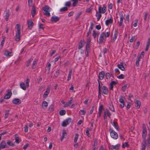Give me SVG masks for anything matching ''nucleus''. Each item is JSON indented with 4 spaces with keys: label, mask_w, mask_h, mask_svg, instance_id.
<instances>
[{
    "label": "nucleus",
    "mask_w": 150,
    "mask_h": 150,
    "mask_svg": "<svg viewBox=\"0 0 150 150\" xmlns=\"http://www.w3.org/2000/svg\"><path fill=\"white\" fill-rule=\"evenodd\" d=\"M36 10L34 6H33L32 7V10L31 11V14L32 16L33 17L35 14Z\"/></svg>",
    "instance_id": "25"
},
{
    "label": "nucleus",
    "mask_w": 150,
    "mask_h": 150,
    "mask_svg": "<svg viewBox=\"0 0 150 150\" xmlns=\"http://www.w3.org/2000/svg\"><path fill=\"white\" fill-rule=\"evenodd\" d=\"M104 39V37L100 34V36L99 39V44H102L103 42Z\"/></svg>",
    "instance_id": "33"
},
{
    "label": "nucleus",
    "mask_w": 150,
    "mask_h": 150,
    "mask_svg": "<svg viewBox=\"0 0 150 150\" xmlns=\"http://www.w3.org/2000/svg\"><path fill=\"white\" fill-rule=\"evenodd\" d=\"M28 127L27 125H25L24 127V131L25 132H28Z\"/></svg>",
    "instance_id": "62"
},
{
    "label": "nucleus",
    "mask_w": 150,
    "mask_h": 150,
    "mask_svg": "<svg viewBox=\"0 0 150 150\" xmlns=\"http://www.w3.org/2000/svg\"><path fill=\"white\" fill-rule=\"evenodd\" d=\"M29 80L28 78H27L26 80V84L27 88H28L29 86Z\"/></svg>",
    "instance_id": "57"
},
{
    "label": "nucleus",
    "mask_w": 150,
    "mask_h": 150,
    "mask_svg": "<svg viewBox=\"0 0 150 150\" xmlns=\"http://www.w3.org/2000/svg\"><path fill=\"white\" fill-rule=\"evenodd\" d=\"M118 31H117V29H115V33L114 34V37L112 39V41L113 42H115V40L117 39V35H118Z\"/></svg>",
    "instance_id": "15"
},
{
    "label": "nucleus",
    "mask_w": 150,
    "mask_h": 150,
    "mask_svg": "<svg viewBox=\"0 0 150 150\" xmlns=\"http://www.w3.org/2000/svg\"><path fill=\"white\" fill-rule=\"evenodd\" d=\"M86 113V111L83 110H81L79 111V113L81 115H84Z\"/></svg>",
    "instance_id": "49"
},
{
    "label": "nucleus",
    "mask_w": 150,
    "mask_h": 150,
    "mask_svg": "<svg viewBox=\"0 0 150 150\" xmlns=\"http://www.w3.org/2000/svg\"><path fill=\"white\" fill-rule=\"evenodd\" d=\"M135 36L132 37L130 39L129 41L131 42H133L135 40Z\"/></svg>",
    "instance_id": "51"
},
{
    "label": "nucleus",
    "mask_w": 150,
    "mask_h": 150,
    "mask_svg": "<svg viewBox=\"0 0 150 150\" xmlns=\"http://www.w3.org/2000/svg\"><path fill=\"white\" fill-rule=\"evenodd\" d=\"M28 28L30 29H31L33 25V21L30 20L28 21Z\"/></svg>",
    "instance_id": "18"
},
{
    "label": "nucleus",
    "mask_w": 150,
    "mask_h": 150,
    "mask_svg": "<svg viewBox=\"0 0 150 150\" xmlns=\"http://www.w3.org/2000/svg\"><path fill=\"white\" fill-rule=\"evenodd\" d=\"M66 111L64 110H62L59 111V114L61 115H65Z\"/></svg>",
    "instance_id": "40"
},
{
    "label": "nucleus",
    "mask_w": 150,
    "mask_h": 150,
    "mask_svg": "<svg viewBox=\"0 0 150 150\" xmlns=\"http://www.w3.org/2000/svg\"><path fill=\"white\" fill-rule=\"evenodd\" d=\"M81 0H72V1H73V3L72 4V6L73 7L75 6L78 3V2L79 1H81Z\"/></svg>",
    "instance_id": "35"
},
{
    "label": "nucleus",
    "mask_w": 150,
    "mask_h": 150,
    "mask_svg": "<svg viewBox=\"0 0 150 150\" xmlns=\"http://www.w3.org/2000/svg\"><path fill=\"white\" fill-rule=\"evenodd\" d=\"M71 5V3L70 1L67 2L65 4V6L67 7H70Z\"/></svg>",
    "instance_id": "47"
},
{
    "label": "nucleus",
    "mask_w": 150,
    "mask_h": 150,
    "mask_svg": "<svg viewBox=\"0 0 150 150\" xmlns=\"http://www.w3.org/2000/svg\"><path fill=\"white\" fill-rule=\"evenodd\" d=\"M15 140H16L15 141V142H16V143H17L18 144L20 142V139H19V137H16L15 138Z\"/></svg>",
    "instance_id": "53"
},
{
    "label": "nucleus",
    "mask_w": 150,
    "mask_h": 150,
    "mask_svg": "<svg viewBox=\"0 0 150 150\" xmlns=\"http://www.w3.org/2000/svg\"><path fill=\"white\" fill-rule=\"evenodd\" d=\"M84 46V44L82 43V40H81L79 43L78 48L79 49H81Z\"/></svg>",
    "instance_id": "38"
},
{
    "label": "nucleus",
    "mask_w": 150,
    "mask_h": 150,
    "mask_svg": "<svg viewBox=\"0 0 150 150\" xmlns=\"http://www.w3.org/2000/svg\"><path fill=\"white\" fill-rule=\"evenodd\" d=\"M120 146V145L119 144H117L116 145L114 146V145H111L110 146L109 149H114L116 150H118Z\"/></svg>",
    "instance_id": "16"
},
{
    "label": "nucleus",
    "mask_w": 150,
    "mask_h": 150,
    "mask_svg": "<svg viewBox=\"0 0 150 150\" xmlns=\"http://www.w3.org/2000/svg\"><path fill=\"white\" fill-rule=\"evenodd\" d=\"M54 108V105H51L49 106V110L50 111H52L53 110Z\"/></svg>",
    "instance_id": "44"
},
{
    "label": "nucleus",
    "mask_w": 150,
    "mask_h": 150,
    "mask_svg": "<svg viewBox=\"0 0 150 150\" xmlns=\"http://www.w3.org/2000/svg\"><path fill=\"white\" fill-rule=\"evenodd\" d=\"M104 114L106 115H107L110 118L111 115V114L110 113L108 109H106L104 112Z\"/></svg>",
    "instance_id": "26"
},
{
    "label": "nucleus",
    "mask_w": 150,
    "mask_h": 150,
    "mask_svg": "<svg viewBox=\"0 0 150 150\" xmlns=\"http://www.w3.org/2000/svg\"><path fill=\"white\" fill-rule=\"evenodd\" d=\"M101 13H100L98 12H97L96 14V16L97 17V20L98 21H99L100 19L101 18L102 15L101 14Z\"/></svg>",
    "instance_id": "30"
},
{
    "label": "nucleus",
    "mask_w": 150,
    "mask_h": 150,
    "mask_svg": "<svg viewBox=\"0 0 150 150\" xmlns=\"http://www.w3.org/2000/svg\"><path fill=\"white\" fill-rule=\"evenodd\" d=\"M71 119L70 118H67L62 122V126L63 127H66L71 122Z\"/></svg>",
    "instance_id": "5"
},
{
    "label": "nucleus",
    "mask_w": 150,
    "mask_h": 150,
    "mask_svg": "<svg viewBox=\"0 0 150 150\" xmlns=\"http://www.w3.org/2000/svg\"><path fill=\"white\" fill-rule=\"evenodd\" d=\"M81 12L78 13H77L76 16V17L75 18V20H77L79 18V16H80V15H81Z\"/></svg>",
    "instance_id": "56"
},
{
    "label": "nucleus",
    "mask_w": 150,
    "mask_h": 150,
    "mask_svg": "<svg viewBox=\"0 0 150 150\" xmlns=\"http://www.w3.org/2000/svg\"><path fill=\"white\" fill-rule=\"evenodd\" d=\"M3 53L4 55L7 57H11L13 55L12 52H9L7 50L3 51Z\"/></svg>",
    "instance_id": "10"
},
{
    "label": "nucleus",
    "mask_w": 150,
    "mask_h": 150,
    "mask_svg": "<svg viewBox=\"0 0 150 150\" xmlns=\"http://www.w3.org/2000/svg\"><path fill=\"white\" fill-rule=\"evenodd\" d=\"M103 109V106L102 105L100 106L99 108L98 114H101L102 110Z\"/></svg>",
    "instance_id": "37"
},
{
    "label": "nucleus",
    "mask_w": 150,
    "mask_h": 150,
    "mask_svg": "<svg viewBox=\"0 0 150 150\" xmlns=\"http://www.w3.org/2000/svg\"><path fill=\"white\" fill-rule=\"evenodd\" d=\"M16 27L17 28V33L16 35L15 40L16 41H19L20 39L21 28L19 25L18 24L16 25Z\"/></svg>",
    "instance_id": "2"
},
{
    "label": "nucleus",
    "mask_w": 150,
    "mask_h": 150,
    "mask_svg": "<svg viewBox=\"0 0 150 150\" xmlns=\"http://www.w3.org/2000/svg\"><path fill=\"white\" fill-rule=\"evenodd\" d=\"M127 84H125L122 88V90L123 91H124L126 89L127 87Z\"/></svg>",
    "instance_id": "55"
},
{
    "label": "nucleus",
    "mask_w": 150,
    "mask_h": 150,
    "mask_svg": "<svg viewBox=\"0 0 150 150\" xmlns=\"http://www.w3.org/2000/svg\"><path fill=\"white\" fill-rule=\"evenodd\" d=\"M37 65V61L36 59H35L33 61V63L32 64V69H34L36 67Z\"/></svg>",
    "instance_id": "34"
},
{
    "label": "nucleus",
    "mask_w": 150,
    "mask_h": 150,
    "mask_svg": "<svg viewBox=\"0 0 150 150\" xmlns=\"http://www.w3.org/2000/svg\"><path fill=\"white\" fill-rule=\"evenodd\" d=\"M142 136L144 139L143 141L145 140L146 135L147 131L144 124L143 125Z\"/></svg>",
    "instance_id": "8"
},
{
    "label": "nucleus",
    "mask_w": 150,
    "mask_h": 150,
    "mask_svg": "<svg viewBox=\"0 0 150 150\" xmlns=\"http://www.w3.org/2000/svg\"><path fill=\"white\" fill-rule=\"evenodd\" d=\"M67 134L66 131L65 130H63L62 135L63 137H65V136H67Z\"/></svg>",
    "instance_id": "59"
},
{
    "label": "nucleus",
    "mask_w": 150,
    "mask_h": 150,
    "mask_svg": "<svg viewBox=\"0 0 150 150\" xmlns=\"http://www.w3.org/2000/svg\"><path fill=\"white\" fill-rule=\"evenodd\" d=\"M125 76L124 75L121 74L120 75L118 76L117 78L120 79H123L124 78Z\"/></svg>",
    "instance_id": "54"
},
{
    "label": "nucleus",
    "mask_w": 150,
    "mask_h": 150,
    "mask_svg": "<svg viewBox=\"0 0 150 150\" xmlns=\"http://www.w3.org/2000/svg\"><path fill=\"white\" fill-rule=\"evenodd\" d=\"M142 150H145L146 147H148L150 146V133L148 135V137L146 140L143 141L142 143Z\"/></svg>",
    "instance_id": "1"
},
{
    "label": "nucleus",
    "mask_w": 150,
    "mask_h": 150,
    "mask_svg": "<svg viewBox=\"0 0 150 150\" xmlns=\"http://www.w3.org/2000/svg\"><path fill=\"white\" fill-rule=\"evenodd\" d=\"M106 7L105 5H103V8L99 6L98 7V12L100 13H104L106 11Z\"/></svg>",
    "instance_id": "6"
},
{
    "label": "nucleus",
    "mask_w": 150,
    "mask_h": 150,
    "mask_svg": "<svg viewBox=\"0 0 150 150\" xmlns=\"http://www.w3.org/2000/svg\"><path fill=\"white\" fill-rule=\"evenodd\" d=\"M50 92V90L49 89H47L44 93L43 95V97L44 98H46L48 94H49Z\"/></svg>",
    "instance_id": "28"
},
{
    "label": "nucleus",
    "mask_w": 150,
    "mask_h": 150,
    "mask_svg": "<svg viewBox=\"0 0 150 150\" xmlns=\"http://www.w3.org/2000/svg\"><path fill=\"white\" fill-rule=\"evenodd\" d=\"M68 8L67 7H64L60 9V11L61 12L65 11L68 10Z\"/></svg>",
    "instance_id": "42"
},
{
    "label": "nucleus",
    "mask_w": 150,
    "mask_h": 150,
    "mask_svg": "<svg viewBox=\"0 0 150 150\" xmlns=\"http://www.w3.org/2000/svg\"><path fill=\"white\" fill-rule=\"evenodd\" d=\"M109 108L111 111L113 112H115V110L114 107L112 104H110L109 107Z\"/></svg>",
    "instance_id": "39"
},
{
    "label": "nucleus",
    "mask_w": 150,
    "mask_h": 150,
    "mask_svg": "<svg viewBox=\"0 0 150 150\" xmlns=\"http://www.w3.org/2000/svg\"><path fill=\"white\" fill-rule=\"evenodd\" d=\"M92 30H91V29H89L88 31V32L87 33V35H86V37H89V35L91 33V32Z\"/></svg>",
    "instance_id": "58"
},
{
    "label": "nucleus",
    "mask_w": 150,
    "mask_h": 150,
    "mask_svg": "<svg viewBox=\"0 0 150 150\" xmlns=\"http://www.w3.org/2000/svg\"><path fill=\"white\" fill-rule=\"evenodd\" d=\"M103 92V93L105 95H107L108 93V90L107 88L105 86H103L102 87Z\"/></svg>",
    "instance_id": "14"
},
{
    "label": "nucleus",
    "mask_w": 150,
    "mask_h": 150,
    "mask_svg": "<svg viewBox=\"0 0 150 150\" xmlns=\"http://www.w3.org/2000/svg\"><path fill=\"white\" fill-rule=\"evenodd\" d=\"M125 98V97L122 96H121L120 97L119 101L121 103V104H120V105L121 108H123L125 106V102L124 100Z\"/></svg>",
    "instance_id": "7"
},
{
    "label": "nucleus",
    "mask_w": 150,
    "mask_h": 150,
    "mask_svg": "<svg viewBox=\"0 0 150 150\" xmlns=\"http://www.w3.org/2000/svg\"><path fill=\"white\" fill-rule=\"evenodd\" d=\"M60 18L55 16H53L51 17V21L52 22H56L58 21L59 20Z\"/></svg>",
    "instance_id": "11"
},
{
    "label": "nucleus",
    "mask_w": 150,
    "mask_h": 150,
    "mask_svg": "<svg viewBox=\"0 0 150 150\" xmlns=\"http://www.w3.org/2000/svg\"><path fill=\"white\" fill-rule=\"evenodd\" d=\"M105 75V72L103 71H102L99 73V78L100 80L103 79L104 76Z\"/></svg>",
    "instance_id": "19"
},
{
    "label": "nucleus",
    "mask_w": 150,
    "mask_h": 150,
    "mask_svg": "<svg viewBox=\"0 0 150 150\" xmlns=\"http://www.w3.org/2000/svg\"><path fill=\"white\" fill-rule=\"evenodd\" d=\"M112 125L115 127V128L117 130H119V127L117 122H115L114 121L112 122H111Z\"/></svg>",
    "instance_id": "24"
},
{
    "label": "nucleus",
    "mask_w": 150,
    "mask_h": 150,
    "mask_svg": "<svg viewBox=\"0 0 150 150\" xmlns=\"http://www.w3.org/2000/svg\"><path fill=\"white\" fill-rule=\"evenodd\" d=\"M79 134L78 133H76L75 134V137L74 138V142H76L78 139L79 137Z\"/></svg>",
    "instance_id": "41"
},
{
    "label": "nucleus",
    "mask_w": 150,
    "mask_h": 150,
    "mask_svg": "<svg viewBox=\"0 0 150 150\" xmlns=\"http://www.w3.org/2000/svg\"><path fill=\"white\" fill-rule=\"evenodd\" d=\"M13 104L15 105H19L21 103V100L18 98H15L13 99L12 101Z\"/></svg>",
    "instance_id": "13"
},
{
    "label": "nucleus",
    "mask_w": 150,
    "mask_h": 150,
    "mask_svg": "<svg viewBox=\"0 0 150 150\" xmlns=\"http://www.w3.org/2000/svg\"><path fill=\"white\" fill-rule=\"evenodd\" d=\"M113 20L112 18L109 19L105 21V24L107 25H108L109 24L112 23L113 22Z\"/></svg>",
    "instance_id": "29"
},
{
    "label": "nucleus",
    "mask_w": 150,
    "mask_h": 150,
    "mask_svg": "<svg viewBox=\"0 0 150 150\" xmlns=\"http://www.w3.org/2000/svg\"><path fill=\"white\" fill-rule=\"evenodd\" d=\"M117 67L123 71H125V69L123 65V63L122 62H120V64H118L117 65Z\"/></svg>",
    "instance_id": "17"
},
{
    "label": "nucleus",
    "mask_w": 150,
    "mask_h": 150,
    "mask_svg": "<svg viewBox=\"0 0 150 150\" xmlns=\"http://www.w3.org/2000/svg\"><path fill=\"white\" fill-rule=\"evenodd\" d=\"M42 9L45 12L44 13V15L47 16H50V12L51 11V8L49 6L47 5L45 6L44 7H42Z\"/></svg>",
    "instance_id": "3"
},
{
    "label": "nucleus",
    "mask_w": 150,
    "mask_h": 150,
    "mask_svg": "<svg viewBox=\"0 0 150 150\" xmlns=\"http://www.w3.org/2000/svg\"><path fill=\"white\" fill-rule=\"evenodd\" d=\"M120 21L119 25V27L121 26L123 24V22L124 17L123 16V14L122 13H120Z\"/></svg>",
    "instance_id": "9"
},
{
    "label": "nucleus",
    "mask_w": 150,
    "mask_h": 150,
    "mask_svg": "<svg viewBox=\"0 0 150 150\" xmlns=\"http://www.w3.org/2000/svg\"><path fill=\"white\" fill-rule=\"evenodd\" d=\"M90 45L89 44H86V51H89L90 49Z\"/></svg>",
    "instance_id": "52"
},
{
    "label": "nucleus",
    "mask_w": 150,
    "mask_h": 150,
    "mask_svg": "<svg viewBox=\"0 0 150 150\" xmlns=\"http://www.w3.org/2000/svg\"><path fill=\"white\" fill-rule=\"evenodd\" d=\"M107 30V29L106 30L105 32H103L101 34V35L103 36V37L107 38L109 36L110 34V31Z\"/></svg>",
    "instance_id": "12"
},
{
    "label": "nucleus",
    "mask_w": 150,
    "mask_h": 150,
    "mask_svg": "<svg viewBox=\"0 0 150 150\" xmlns=\"http://www.w3.org/2000/svg\"><path fill=\"white\" fill-rule=\"evenodd\" d=\"M12 94V93L11 91L8 92L4 96V98L6 99H9L10 98Z\"/></svg>",
    "instance_id": "20"
},
{
    "label": "nucleus",
    "mask_w": 150,
    "mask_h": 150,
    "mask_svg": "<svg viewBox=\"0 0 150 150\" xmlns=\"http://www.w3.org/2000/svg\"><path fill=\"white\" fill-rule=\"evenodd\" d=\"M9 16V10L6 11L5 15V19L6 21H7Z\"/></svg>",
    "instance_id": "31"
},
{
    "label": "nucleus",
    "mask_w": 150,
    "mask_h": 150,
    "mask_svg": "<svg viewBox=\"0 0 150 150\" xmlns=\"http://www.w3.org/2000/svg\"><path fill=\"white\" fill-rule=\"evenodd\" d=\"M44 28L45 27H44V25L43 24H40L39 25V28L43 30Z\"/></svg>",
    "instance_id": "63"
},
{
    "label": "nucleus",
    "mask_w": 150,
    "mask_h": 150,
    "mask_svg": "<svg viewBox=\"0 0 150 150\" xmlns=\"http://www.w3.org/2000/svg\"><path fill=\"white\" fill-rule=\"evenodd\" d=\"M33 0H28V6L29 7H31V6L33 4Z\"/></svg>",
    "instance_id": "50"
},
{
    "label": "nucleus",
    "mask_w": 150,
    "mask_h": 150,
    "mask_svg": "<svg viewBox=\"0 0 150 150\" xmlns=\"http://www.w3.org/2000/svg\"><path fill=\"white\" fill-rule=\"evenodd\" d=\"M7 144L10 146H13L14 144L12 142H11L9 140L7 142Z\"/></svg>",
    "instance_id": "43"
},
{
    "label": "nucleus",
    "mask_w": 150,
    "mask_h": 150,
    "mask_svg": "<svg viewBox=\"0 0 150 150\" xmlns=\"http://www.w3.org/2000/svg\"><path fill=\"white\" fill-rule=\"evenodd\" d=\"M33 60V59L30 58L26 64V66L28 67L30 64L31 62Z\"/></svg>",
    "instance_id": "48"
},
{
    "label": "nucleus",
    "mask_w": 150,
    "mask_h": 150,
    "mask_svg": "<svg viewBox=\"0 0 150 150\" xmlns=\"http://www.w3.org/2000/svg\"><path fill=\"white\" fill-rule=\"evenodd\" d=\"M59 70H57L56 71V72H55V75H54V76H55L56 77H57V76H58L59 75Z\"/></svg>",
    "instance_id": "61"
},
{
    "label": "nucleus",
    "mask_w": 150,
    "mask_h": 150,
    "mask_svg": "<svg viewBox=\"0 0 150 150\" xmlns=\"http://www.w3.org/2000/svg\"><path fill=\"white\" fill-rule=\"evenodd\" d=\"M72 73V70L70 69L69 70V72L68 74V77L67 79V81H69L71 79V74Z\"/></svg>",
    "instance_id": "36"
},
{
    "label": "nucleus",
    "mask_w": 150,
    "mask_h": 150,
    "mask_svg": "<svg viewBox=\"0 0 150 150\" xmlns=\"http://www.w3.org/2000/svg\"><path fill=\"white\" fill-rule=\"evenodd\" d=\"M138 59L136 62V64L137 66L138 67L139 66V62L140 59L142 58L141 55H140L139 56H137Z\"/></svg>",
    "instance_id": "32"
},
{
    "label": "nucleus",
    "mask_w": 150,
    "mask_h": 150,
    "mask_svg": "<svg viewBox=\"0 0 150 150\" xmlns=\"http://www.w3.org/2000/svg\"><path fill=\"white\" fill-rule=\"evenodd\" d=\"M109 130L110 131V135L112 138L115 139H117L118 138L117 134L114 130L111 129H110Z\"/></svg>",
    "instance_id": "4"
},
{
    "label": "nucleus",
    "mask_w": 150,
    "mask_h": 150,
    "mask_svg": "<svg viewBox=\"0 0 150 150\" xmlns=\"http://www.w3.org/2000/svg\"><path fill=\"white\" fill-rule=\"evenodd\" d=\"M48 106L47 103L45 101H44L42 103V107L44 109H46Z\"/></svg>",
    "instance_id": "22"
},
{
    "label": "nucleus",
    "mask_w": 150,
    "mask_h": 150,
    "mask_svg": "<svg viewBox=\"0 0 150 150\" xmlns=\"http://www.w3.org/2000/svg\"><path fill=\"white\" fill-rule=\"evenodd\" d=\"M51 66V64L50 63L48 64V66L47 67V69H48V74H49L50 73Z\"/></svg>",
    "instance_id": "60"
},
{
    "label": "nucleus",
    "mask_w": 150,
    "mask_h": 150,
    "mask_svg": "<svg viewBox=\"0 0 150 150\" xmlns=\"http://www.w3.org/2000/svg\"><path fill=\"white\" fill-rule=\"evenodd\" d=\"M20 86L21 88L24 90H25L26 89V86H25V84L22 82L20 83Z\"/></svg>",
    "instance_id": "27"
},
{
    "label": "nucleus",
    "mask_w": 150,
    "mask_h": 150,
    "mask_svg": "<svg viewBox=\"0 0 150 150\" xmlns=\"http://www.w3.org/2000/svg\"><path fill=\"white\" fill-rule=\"evenodd\" d=\"M96 35L97 34L96 33L95 31L93 30V37L94 38H96Z\"/></svg>",
    "instance_id": "64"
},
{
    "label": "nucleus",
    "mask_w": 150,
    "mask_h": 150,
    "mask_svg": "<svg viewBox=\"0 0 150 150\" xmlns=\"http://www.w3.org/2000/svg\"><path fill=\"white\" fill-rule=\"evenodd\" d=\"M9 110H6L5 111V114L4 116L5 119H6L8 117V115L9 114L8 112H9Z\"/></svg>",
    "instance_id": "46"
},
{
    "label": "nucleus",
    "mask_w": 150,
    "mask_h": 150,
    "mask_svg": "<svg viewBox=\"0 0 150 150\" xmlns=\"http://www.w3.org/2000/svg\"><path fill=\"white\" fill-rule=\"evenodd\" d=\"M0 147L2 149L6 148V143L5 141H2L1 142Z\"/></svg>",
    "instance_id": "23"
},
{
    "label": "nucleus",
    "mask_w": 150,
    "mask_h": 150,
    "mask_svg": "<svg viewBox=\"0 0 150 150\" xmlns=\"http://www.w3.org/2000/svg\"><path fill=\"white\" fill-rule=\"evenodd\" d=\"M105 76L107 79H109L111 77L110 74L109 73H107L105 74Z\"/></svg>",
    "instance_id": "45"
},
{
    "label": "nucleus",
    "mask_w": 150,
    "mask_h": 150,
    "mask_svg": "<svg viewBox=\"0 0 150 150\" xmlns=\"http://www.w3.org/2000/svg\"><path fill=\"white\" fill-rule=\"evenodd\" d=\"M135 103L136 105L135 106L136 108L137 109H139L141 105V102L138 100H136L135 101Z\"/></svg>",
    "instance_id": "21"
}]
</instances>
